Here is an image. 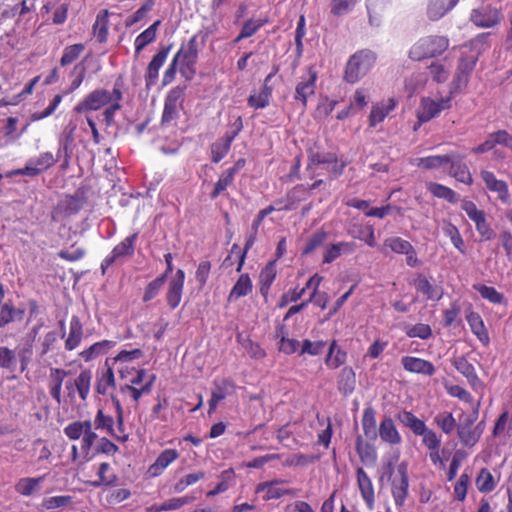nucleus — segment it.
I'll use <instances>...</instances> for the list:
<instances>
[{"label": "nucleus", "mask_w": 512, "mask_h": 512, "mask_svg": "<svg viewBox=\"0 0 512 512\" xmlns=\"http://www.w3.org/2000/svg\"><path fill=\"white\" fill-rule=\"evenodd\" d=\"M399 420L407 426L415 435L422 437V444L429 451L431 463L439 468H445V460L441 455V438L437 433L428 428L425 422L419 419L411 411H404L399 415Z\"/></svg>", "instance_id": "nucleus-1"}, {"label": "nucleus", "mask_w": 512, "mask_h": 512, "mask_svg": "<svg viewBox=\"0 0 512 512\" xmlns=\"http://www.w3.org/2000/svg\"><path fill=\"white\" fill-rule=\"evenodd\" d=\"M377 55L370 49H361L352 54L344 68L343 79L350 84L358 82L373 68Z\"/></svg>", "instance_id": "nucleus-2"}, {"label": "nucleus", "mask_w": 512, "mask_h": 512, "mask_svg": "<svg viewBox=\"0 0 512 512\" xmlns=\"http://www.w3.org/2000/svg\"><path fill=\"white\" fill-rule=\"evenodd\" d=\"M395 467L392 461H389L383 466V472L380 476V480L387 477L391 480V492L397 507H402L408 496L409 489V478L407 472V465L400 463L397 466V474L393 477Z\"/></svg>", "instance_id": "nucleus-3"}, {"label": "nucleus", "mask_w": 512, "mask_h": 512, "mask_svg": "<svg viewBox=\"0 0 512 512\" xmlns=\"http://www.w3.org/2000/svg\"><path fill=\"white\" fill-rule=\"evenodd\" d=\"M449 47V39L441 35L421 37L409 50L408 56L413 61H421L442 55Z\"/></svg>", "instance_id": "nucleus-4"}, {"label": "nucleus", "mask_w": 512, "mask_h": 512, "mask_svg": "<svg viewBox=\"0 0 512 512\" xmlns=\"http://www.w3.org/2000/svg\"><path fill=\"white\" fill-rule=\"evenodd\" d=\"M156 375H148L145 369H138L135 375L130 377L127 383L120 385L119 392L138 405L141 397L148 395L152 392Z\"/></svg>", "instance_id": "nucleus-5"}, {"label": "nucleus", "mask_w": 512, "mask_h": 512, "mask_svg": "<svg viewBox=\"0 0 512 512\" xmlns=\"http://www.w3.org/2000/svg\"><path fill=\"white\" fill-rule=\"evenodd\" d=\"M112 404L115 408L116 412V423H117V430L119 431V434L115 432L114 430V418L111 415L105 414L103 409H98L97 413L94 418V425L96 429L105 430L108 434L111 436H114L118 439L125 440L127 438L126 435H124V409L121 404L120 399L117 395L111 393L110 394Z\"/></svg>", "instance_id": "nucleus-6"}, {"label": "nucleus", "mask_w": 512, "mask_h": 512, "mask_svg": "<svg viewBox=\"0 0 512 512\" xmlns=\"http://www.w3.org/2000/svg\"><path fill=\"white\" fill-rule=\"evenodd\" d=\"M173 59L179 64L181 76L186 80H191L196 74L198 35H193L186 43H183Z\"/></svg>", "instance_id": "nucleus-7"}, {"label": "nucleus", "mask_w": 512, "mask_h": 512, "mask_svg": "<svg viewBox=\"0 0 512 512\" xmlns=\"http://www.w3.org/2000/svg\"><path fill=\"white\" fill-rule=\"evenodd\" d=\"M478 408L479 404H477L472 414L465 416L464 419H460L456 427L458 439L464 447H474L483 434L484 423L479 422L475 424L478 418Z\"/></svg>", "instance_id": "nucleus-8"}, {"label": "nucleus", "mask_w": 512, "mask_h": 512, "mask_svg": "<svg viewBox=\"0 0 512 512\" xmlns=\"http://www.w3.org/2000/svg\"><path fill=\"white\" fill-rule=\"evenodd\" d=\"M185 89V86L177 85L167 92L160 121L162 126H169L179 119L185 100Z\"/></svg>", "instance_id": "nucleus-9"}, {"label": "nucleus", "mask_w": 512, "mask_h": 512, "mask_svg": "<svg viewBox=\"0 0 512 512\" xmlns=\"http://www.w3.org/2000/svg\"><path fill=\"white\" fill-rule=\"evenodd\" d=\"M461 209L475 224L476 231L478 232L481 241H490L496 237L494 229L487 221L485 211L479 209L473 201L467 199L462 200Z\"/></svg>", "instance_id": "nucleus-10"}, {"label": "nucleus", "mask_w": 512, "mask_h": 512, "mask_svg": "<svg viewBox=\"0 0 512 512\" xmlns=\"http://www.w3.org/2000/svg\"><path fill=\"white\" fill-rule=\"evenodd\" d=\"M318 73L314 66H309L306 73L296 83L293 100L304 112L307 108L308 99L315 94Z\"/></svg>", "instance_id": "nucleus-11"}, {"label": "nucleus", "mask_w": 512, "mask_h": 512, "mask_svg": "<svg viewBox=\"0 0 512 512\" xmlns=\"http://www.w3.org/2000/svg\"><path fill=\"white\" fill-rule=\"evenodd\" d=\"M116 100L115 86L112 91L98 88L91 91L74 108L77 113L97 111Z\"/></svg>", "instance_id": "nucleus-12"}, {"label": "nucleus", "mask_w": 512, "mask_h": 512, "mask_svg": "<svg viewBox=\"0 0 512 512\" xmlns=\"http://www.w3.org/2000/svg\"><path fill=\"white\" fill-rule=\"evenodd\" d=\"M503 15L500 9L491 4L481 5L471 10L470 22L478 28H493L502 21Z\"/></svg>", "instance_id": "nucleus-13"}, {"label": "nucleus", "mask_w": 512, "mask_h": 512, "mask_svg": "<svg viewBox=\"0 0 512 512\" xmlns=\"http://www.w3.org/2000/svg\"><path fill=\"white\" fill-rule=\"evenodd\" d=\"M56 162L57 159L54 158L51 152H43L36 158L30 159L23 168L15 169L8 173L7 176L25 175L35 177L52 167Z\"/></svg>", "instance_id": "nucleus-14"}, {"label": "nucleus", "mask_w": 512, "mask_h": 512, "mask_svg": "<svg viewBox=\"0 0 512 512\" xmlns=\"http://www.w3.org/2000/svg\"><path fill=\"white\" fill-rule=\"evenodd\" d=\"M480 178L485 188L497 195V200L503 205H510L512 202L509 185L505 180L498 179L494 172L487 169L480 171Z\"/></svg>", "instance_id": "nucleus-15"}, {"label": "nucleus", "mask_w": 512, "mask_h": 512, "mask_svg": "<svg viewBox=\"0 0 512 512\" xmlns=\"http://www.w3.org/2000/svg\"><path fill=\"white\" fill-rule=\"evenodd\" d=\"M451 107V97H442L439 100L424 98L421 101V107L417 117L419 123H425L436 117L441 111Z\"/></svg>", "instance_id": "nucleus-16"}, {"label": "nucleus", "mask_w": 512, "mask_h": 512, "mask_svg": "<svg viewBox=\"0 0 512 512\" xmlns=\"http://www.w3.org/2000/svg\"><path fill=\"white\" fill-rule=\"evenodd\" d=\"M464 156L455 152H451V161L449 175L455 178L458 182H461L467 186H471L474 183L472 174L466 163L463 162Z\"/></svg>", "instance_id": "nucleus-17"}, {"label": "nucleus", "mask_w": 512, "mask_h": 512, "mask_svg": "<svg viewBox=\"0 0 512 512\" xmlns=\"http://www.w3.org/2000/svg\"><path fill=\"white\" fill-rule=\"evenodd\" d=\"M284 480H271V481H265L257 484L256 486V493L265 492V495L263 496V499L265 501L273 500V499H279L285 495H296V490L294 489H286V488H280L277 487L279 484L285 483Z\"/></svg>", "instance_id": "nucleus-18"}, {"label": "nucleus", "mask_w": 512, "mask_h": 512, "mask_svg": "<svg viewBox=\"0 0 512 512\" xmlns=\"http://www.w3.org/2000/svg\"><path fill=\"white\" fill-rule=\"evenodd\" d=\"M401 364L405 371L425 376L435 374V366L432 362L414 356H404L401 358Z\"/></svg>", "instance_id": "nucleus-19"}, {"label": "nucleus", "mask_w": 512, "mask_h": 512, "mask_svg": "<svg viewBox=\"0 0 512 512\" xmlns=\"http://www.w3.org/2000/svg\"><path fill=\"white\" fill-rule=\"evenodd\" d=\"M116 388V380L112 367L108 360L102 369L97 371L95 391L99 395H107L111 390Z\"/></svg>", "instance_id": "nucleus-20"}, {"label": "nucleus", "mask_w": 512, "mask_h": 512, "mask_svg": "<svg viewBox=\"0 0 512 512\" xmlns=\"http://www.w3.org/2000/svg\"><path fill=\"white\" fill-rule=\"evenodd\" d=\"M171 47H172L171 45L162 46L158 50V52L152 57L151 61L149 62L148 66H147L146 74H145L147 86L153 85L155 83V81L157 80L158 75H159V70L165 63V61L168 57V54L171 50Z\"/></svg>", "instance_id": "nucleus-21"}, {"label": "nucleus", "mask_w": 512, "mask_h": 512, "mask_svg": "<svg viewBox=\"0 0 512 512\" xmlns=\"http://www.w3.org/2000/svg\"><path fill=\"white\" fill-rule=\"evenodd\" d=\"M356 478L360 494L367 507L372 510L375 502V492L372 480L362 467H358L356 469Z\"/></svg>", "instance_id": "nucleus-22"}, {"label": "nucleus", "mask_w": 512, "mask_h": 512, "mask_svg": "<svg viewBox=\"0 0 512 512\" xmlns=\"http://www.w3.org/2000/svg\"><path fill=\"white\" fill-rule=\"evenodd\" d=\"M397 106V101L394 98H388L372 105L369 115V126L375 127L377 124L383 122L385 118Z\"/></svg>", "instance_id": "nucleus-23"}, {"label": "nucleus", "mask_w": 512, "mask_h": 512, "mask_svg": "<svg viewBox=\"0 0 512 512\" xmlns=\"http://www.w3.org/2000/svg\"><path fill=\"white\" fill-rule=\"evenodd\" d=\"M476 62L477 57L475 55H467L464 53L461 55L457 67V73L454 79V83H456L457 88L461 85L467 84L468 78L474 70Z\"/></svg>", "instance_id": "nucleus-24"}, {"label": "nucleus", "mask_w": 512, "mask_h": 512, "mask_svg": "<svg viewBox=\"0 0 512 512\" xmlns=\"http://www.w3.org/2000/svg\"><path fill=\"white\" fill-rule=\"evenodd\" d=\"M178 458L179 452L176 449H165L157 456L154 463L150 465L148 472L153 477L159 476L171 463H173Z\"/></svg>", "instance_id": "nucleus-25"}, {"label": "nucleus", "mask_w": 512, "mask_h": 512, "mask_svg": "<svg viewBox=\"0 0 512 512\" xmlns=\"http://www.w3.org/2000/svg\"><path fill=\"white\" fill-rule=\"evenodd\" d=\"M67 375L68 372L62 368H50L48 383L49 393L58 404L61 403L62 384Z\"/></svg>", "instance_id": "nucleus-26"}, {"label": "nucleus", "mask_w": 512, "mask_h": 512, "mask_svg": "<svg viewBox=\"0 0 512 512\" xmlns=\"http://www.w3.org/2000/svg\"><path fill=\"white\" fill-rule=\"evenodd\" d=\"M466 320L468 325L472 331V333L477 337V339L483 344L488 345L490 338L489 333L485 327L484 321L481 315L478 312L470 311L466 315Z\"/></svg>", "instance_id": "nucleus-27"}, {"label": "nucleus", "mask_w": 512, "mask_h": 512, "mask_svg": "<svg viewBox=\"0 0 512 512\" xmlns=\"http://www.w3.org/2000/svg\"><path fill=\"white\" fill-rule=\"evenodd\" d=\"M379 436L383 442L390 445H398L402 441V437L398 432L392 418L385 417L379 425Z\"/></svg>", "instance_id": "nucleus-28"}, {"label": "nucleus", "mask_w": 512, "mask_h": 512, "mask_svg": "<svg viewBox=\"0 0 512 512\" xmlns=\"http://www.w3.org/2000/svg\"><path fill=\"white\" fill-rule=\"evenodd\" d=\"M138 235V232H135L118 243L109 254L111 259L118 261L121 258L132 257L135 252V243Z\"/></svg>", "instance_id": "nucleus-29"}, {"label": "nucleus", "mask_w": 512, "mask_h": 512, "mask_svg": "<svg viewBox=\"0 0 512 512\" xmlns=\"http://www.w3.org/2000/svg\"><path fill=\"white\" fill-rule=\"evenodd\" d=\"M83 338V325L77 315H73L70 320L69 333L65 339V349L72 351L76 349Z\"/></svg>", "instance_id": "nucleus-30"}, {"label": "nucleus", "mask_w": 512, "mask_h": 512, "mask_svg": "<svg viewBox=\"0 0 512 512\" xmlns=\"http://www.w3.org/2000/svg\"><path fill=\"white\" fill-rule=\"evenodd\" d=\"M277 275L275 261H269L260 271L259 275V291L261 295L267 300L271 285L273 284Z\"/></svg>", "instance_id": "nucleus-31"}, {"label": "nucleus", "mask_w": 512, "mask_h": 512, "mask_svg": "<svg viewBox=\"0 0 512 512\" xmlns=\"http://www.w3.org/2000/svg\"><path fill=\"white\" fill-rule=\"evenodd\" d=\"M82 207L83 204L79 197L67 196L57 205L54 213L52 214V220L58 221V213H63L66 217L77 214L82 209Z\"/></svg>", "instance_id": "nucleus-32"}, {"label": "nucleus", "mask_w": 512, "mask_h": 512, "mask_svg": "<svg viewBox=\"0 0 512 512\" xmlns=\"http://www.w3.org/2000/svg\"><path fill=\"white\" fill-rule=\"evenodd\" d=\"M459 0H430L427 15L430 20L436 21L447 14Z\"/></svg>", "instance_id": "nucleus-33"}, {"label": "nucleus", "mask_w": 512, "mask_h": 512, "mask_svg": "<svg viewBox=\"0 0 512 512\" xmlns=\"http://www.w3.org/2000/svg\"><path fill=\"white\" fill-rule=\"evenodd\" d=\"M337 384L339 392L344 396H348L353 393L356 385V376L352 367L345 366L341 369Z\"/></svg>", "instance_id": "nucleus-34"}, {"label": "nucleus", "mask_w": 512, "mask_h": 512, "mask_svg": "<svg viewBox=\"0 0 512 512\" xmlns=\"http://www.w3.org/2000/svg\"><path fill=\"white\" fill-rule=\"evenodd\" d=\"M252 289L253 284L249 274H241L228 295V302H234L241 297L247 296L252 292Z\"/></svg>", "instance_id": "nucleus-35"}, {"label": "nucleus", "mask_w": 512, "mask_h": 512, "mask_svg": "<svg viewBox=\"0 0 512 512\" xmlns=\"http://www.w3.org/2000/svg\"><path fill=\"white\" fill-rule=\"evenodd\" d=\"M426 188L434 197L444 199L451 204H456L460 200L459 194L443 184L428 182Z\"/></svg>", "instance_id": "nucleus-36"}, {"label": "nucleus", "mask_w": 512, "mask_h": 512, "mask_svg": "<svg viewBox=\"0 0 512 512\" xmlns=\"http://www.w3.org/2000/svg\"><path fill=\"white\" fill-rule=\"evenodd\" d=\"M109 12L104 9L101 10L97 16L96 20L93 24L92 30L93 35L96 37L99 43H105L108 38L109 32Z\"/></svg>", "instance_id": "nucleus-37"}, {"label": "nucleus", "mask_w": 512, "mask_h": 512, "mask_svg": "<svg viewBox=\"0 0 512 512\" xmlns=\"http://www.w3.org/2000/svg\"><path fill=\"white\" fill-rule=\"evenodd\" d=\"M25 311L16 308L11 301L1 305L0 309V328L6 327L8 324L24 318Z\"/></svg>", "instance_id": "nucleus-38"}, {"label": "nucleus", "mask_w": 512, "mask_h": 512, "mask_svg": "<svg viewBox=\"0 0 512 512\" xmlns=\"http://www.w3.org/2000/svg\"><path fill=\"white\" fill-rule=\"evenodd\" d=\"M161 21L156 20L147 29L141 32L135 39V52L139 54L147 45L154 42L157 36V29L160 26Z\"/></svg>", "instance_id": "nucleus-39"}, {"label": "nucleus", "mask_w": 512, "mask_h": 512, "mask_svg": "<svg viewBox=\"0 0 512 512\" xmlns=\"http://www.w3.org/2000/svg\"><path fill=\"white\" fill-rule=\"evenodd\" d=\"M121 86H122V82H121V79L119 78L115 82L116 100H114L112 103H110L103 111V118L108 127L113 124L116 111L121 109V101L123 98Z\"/></svg>", "instance_id": "nucleus-40"}, {"label": "nucleus", "mask_w": 512, "mask_h": 512, "mask_svg": "<svg viewBox=\"0 0 512 512\" xmlns=\"http://www.w3.org/2000/svg\"><path fill=\"white\" fill-rule=\"evenodd\" d=\"M113 345V341L102 340L92 344L88 348L81 351L79 353V356L85 362H89L98 357L99 355L105 354L110 348H112Z\"/></svg>", "instance_id": "nucleus-41"}, {"label": "nucleus", "mask_w": 512, "mask_h": 512, "mask_svg": "<svg viewBox=\"0 0 512 512\" xmlns=\"http://www.w3.org/2000/svg\"><path fill=\"white\" fill-rule=\"evenodd\" d=\"M346 359L347 353L338 347L335 340L332 341L325 359L326 366L330 369H337L346 362Z\"/></svg>", "instance_id": "nucleus-42"}, {"label": "nucleus", "mask_w": 512, "mask_h": 512, "mask_svg": "<svg viewBox=\"0 0 512 512\" xmlns=\"http://www.w3.org/2000/svg\"><path fill=\"white\" fill-rule=\"evenodd\" d=\"M92 372L89 369L81 370L74 380V387L82 401H85L90 393Z\"/></svg>", "instance_id": "nucleus-43"}, {"label": "nucleus", "mask_w": 512, "mask_h": 512, "mask_svg": "<svg viewBox=\"0 0 512 512\" xmlns=\"http://www.w3.org/2000/svg\"><path fill=\"white\" fill-rule=\"evenodd\" d=\"M362 428L364 435L369 439H375L377 436L376 411L372 406L364 409L362 415Z\"/></svg>", "instance_id": "nucleus-44"}, {"label": "nucleus", "mask_w": 512, "mask_h": 512, "mask_svg": "<svg viewBox=\"0 0 512 512\" xmlns=\"http://www.w3.org/2000/svg\"><path fill=\"white\" fill-rule=\"evenodd\" d=\"M433 423L444 433L450 435L457 427L456 419L448 411H442L435 415Z\"/></svg>", "instance_id": "nucleus-45"}, {"label": "nucleus", "mask_w": 512, "mask_h": 512, "mask_svg": "<svg viewBox=\"0 0 512 512\" xmlns=\"http://www.w3.org/2000/svg\"><path fill=\"white\" fill-rule=\"evenodd\" d=\"M91 428L92 423L90 420L73 421L64 428V434L70 440H78Z\"/></svg>", "instance_id": "nucleus-46"}, {"label": "nucleus", "mask_w": 512, "mask_h": 512, "mask_svg": "<svg viewBox=\"0 0 512 512\" xmlns=\"http://www.w3.org/2000/svg\"><path fill=\"white\" fill-rule=\"evenodd\" d=\"M413 285L418 292L422 293L426 297L427 300L438 301L442 297V293L435 295V288L422 274L418 275V277L414 279Z\"/></svg>", "instance_id": "nucleus-47"}, {"label": "nucleus", "mask_w": 512, "mask_h": 512, "mask_svg": "<svg viewBox=\"0 0 512 512\" xmlns=\"http://www.w3.org/2000/svg\"><path fill=\"white\" fill-rule=\"evenodd\" d=\"M474 288L480 296L488 302L496 305L506 304L504 295L498 292L496 288L484 284L476 285Z\"/></svg>", "instance_id": "nucleus-48"}, {"label": "nucleus", "mask_w": 512, "mask_h": 512, "mask_svg": "<svg viewBox=\"0 0 512 512\" xmlns=\"http://www.w3.org/2000/svg\"><path fill=\"white\" fill-rule=\"evenodd\" d=\"M84 50L85 45L83 43H76L66 46L60 58V65L65 67L72 64L80 57Z\"/></svg>", "instance_id": "nucleus-49"}, {"label": "nucleus", "mask_w": 512, "mask_h": 512, "mask_svg": "<svg viewBox=\"0 0 512 512\" xmlns=\"http://www.w3.org/2000/svg\"><path fill=\"white\" fill-rule=\"evenodd\" d=\"M44 480V476H39L36 478L26 477L21 478L16 486V491L23 496H31L34 491L37 489L38 485Z\"/></svg>", "instance_id": "nucleus-50"}, {"label": "nucleus", "mask_w": 512, "mask_h": 512, "mask_svg": "<svg viewBox=\"0 0 512 512\" xmlns=\"http://www.w3.org/2000/svg\"><path fill=\"white\" fill-rule=\"evenodd\" d=\"M165 276H157L155 279L150 281L144 289L142 301L143 303H149L156 298L165 284Z\"/></svg>", "instance_id": "nucleus-51"}, {"label": "nucleus", "mask_w": 512, "mask_h": 512, "mask_svg": "<svg viewBox=\"0 0 512 512\" xmlns=\"http://www.w3.org/2000/svg\"><path fill=\"white\" fill-rule=\"evenodd\" d=\"M456 370L467 378L468 382L474 386L479 382L474 366L465 358L461 357L455 361Z\"/></svg>", "instance_id": "nucleus-52"}, {"label": "nucleus", "mask_w": 512, "mask_h": 512, "mask_svg": "<svg viewBox=\"0 0 512 512\" xmlns=\"http://www.w3.org/2000/svg\"><path fill=\"white\" fill-rule=\"evenodd\" d=\"M451 161V153L445 155H430L418 159V166L426 169H436L442 167Z\"/></svg>", "instance_id": "nucleus-53"}, {"label": "nucleus", "mask_w": 512, "mask_h": 512, "mask_svg": "<svg viewBox=\"0 0 512 512\" xmlns=\"http://www.w3.org/2000/svg\"><path fill=\"white\" fill-rule=\"evenodd\" d=\"M476 486L478 490L483 493H488L495 489L496 483L494 476L488 469L483 468L480 470L476 478Z\"/></svg>", "instance_id": "nucleus-54"}, {"label": "nucleus", "mask_w": 512, "mask_h": 512, "mask_svg": "<svg viewBox=\"0 0 512 512\" xmlns=\"http://www.w3.org/2000/svg\"><path fill=\"white\" fill-rule=\"evenodd\" d=\"M443 232L445 236L449 237L453 246L461 253H466L464 240L460 234L459 229L452 223H448L444 228Z\"/></svg>", "instance_id": "nucleus-55"}, {"label": "nucleus", "mask_w": 512, "mask_h": 512, "mask_svg": "<svg viewBox=\"0 0 512 512\" xmlns=\"http://www.w3.org/2000/svg\"><path fill=\"white\" fill-rule=\"evenodd\" d=\"M231 144L224 137L211 145V161L219 163L230 151Z\"/></svg>", "instance_id": "nucleus-56"}, {"label": "nucleus", "mask_w": 512, "mask_h": 512, "mask_svg": "<svg viewBox=\"0 0 512 512\" xmlns=\"http://www.w3.org/2000/svg\"><path fill=\"white\" fill-rule=\"evenodd\" d=\"M205 478L204 471H197L194 473L187 474L180 478L174 485L173 489L177 493L183 492L188 486L197 483L198 481Z\"/></svg>", "instance_id": "nucleus-57"}, {"label": "nucleus", "mask_w": 512, "mask_h": 512, "mask_svg": "<svg viewBox=\"0 0 512 512\" xmlns=\"http://www.w3.org/2000/svg\"><path fill=\"white\" fill-rule=\"evenodd\" d=\"M86 71L87 69L84 64V61L77 63L73 67L72 71L70 72V77L72 78V80L69 86V92H74L81 86L85 79Z\"/></svg>", "instance_id": "nucleus-58"}, {"label": "nucleus", "mask_w": 512, "mask_h": 512, "mask_svg": "<svg viewBox=\"0 0 512 512\" xmlns=\"http://www.w3.org/2000/svg\"><path fill=\"white\" fill-rule=\"evenodd\" d=\"M169 406V401L167 398H157V403L152 407L151 413L148 418L145 419V423L148 422H154L156 420H161L163 422H166L167 416L162 413L164 409H167Z\"/></svg>", "instance_id": "nucleus-59"}, {"label": "nucleus", "mask_w": 512, "mask_h": 512, "mask_svg": "<svg viewBox=\"0 0 512 512\" xmlns=\"http://www.w3.org/2000/svg\"><path fill=\"white\" fill-rule=\"evenodd\" d=\"M96 439L97 434L93 432L92 428L81 437L80 450L84 462L91 459L90 451Z\"/></svg>", "instance_id": "nucleus-60"}, {"label": "nucleus", "mask_w": 512, "mask_h": 512, "mask_svg": "<svg viewBox=\"0 0 512 512\" xmlns=\"http://www.w3.org/2000/svg\"><path fill=\"white\" fill-rule=\"evenodd\" d=\"M411 245L412 244L409 241L398 236L385 239L383 244L384 248H389L396 254H404Z\"/></svg>", "instance_id": "nucleus-61"}, {"label": "nucleus", "mask_w": 512, "mask_h": 512, "mask_svg": "<svg viewBox=\"0 0 512 512\" xmlns=\"http://www.w3.org/2000/svg\"><path fill=\"white\" fill-rule=\"evenodd\" d=\"M234 388V383L228 378L215 379L211 393L221 400H224L230 390Z\"/></svg>", "instance_id": "nucleus-62"}, {"label": "nucleus", "mask_w": 512, "mask_h": 512, "mask_svg": "<svg viewBox=\"0 0 512 512\" xmlns=\"http://www.w3.org/2000/svg\"><path fill=\"white\" fill-rule=\"evenodd\" d=\"M327 234L323 230L316 231L306 242L302 255H309L319 248L326 240Z\"/></svg>", "instance_id": "nucleus-63"}, {"label": "nucleus", "mask_w": 512, "mask_h": 512, "mask_svg": "<svg viewBox=\"0 0 512 512\" xmlns=\"http://www.w3.org/2000/svg\"><path fill=\"white\" fill-rule=\"evenodd\" d=\"M183 289L184 288L178 285L176 286L168 283V289L165 294V299L168 307L171 310H174L179 306L182 299Z\"/></svg>", "instance_id": "nucleus-64"}]
</instances>
